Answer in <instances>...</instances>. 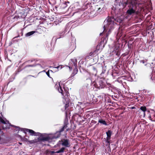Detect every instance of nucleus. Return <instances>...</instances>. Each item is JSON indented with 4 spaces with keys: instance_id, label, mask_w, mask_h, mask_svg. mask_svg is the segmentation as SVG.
<instances>
[{
    "instance_id": "nucleus-1",
    "label": "nucleus",
    "mask_w": 155,
    "mask_h": 155,
    "mask_svg": "<svg viewBox=\"0 0 155 155\" xmlns=\"http://www.w3.org/2000/svg\"><path fill=\"white\" fill-rule=\"evenodd\" d=\"M141 0H130L126 2L125 0H117L115 4L119 9H123L127 5H128L129 9L127 13L129 15L133 14H138L140 12L139 9V5L141 4Z\"/></svg>"
},
{
    "instance_id": "nucleus-2",
    "label": "nucleus",
    "mask_w": 155,
    "mask_h": 155,
    "mask_svg": "<svg viewBox=\"0 0 155 155\" xmlns=\"http://www.w3.org/2000/svg\"><path fill=\"white\" fill-rule=\"evenodd\" d=\"M0 122L4 124L3 126V129H9L10 126L13 127L15 128L16 131H19L21 129V131H23L25 133L27 132L29 133L31 136H37L39 135L40 134L39 133H36L34 130L27 128L20 129L19 127H17L13 125H11L9 121L7 120L6 119L4 118L2 113H0Z\"/></svg>"
},
{
    "instance_id": "nucleus-3",
    "label": "nucleus",
    "mask_w": 155,
    "mask_h": 155,
    "mask_svg": "<svg viewBox=\"0 0 155 155\" xmlns=\"http://www.w3.org/2000/svg\"><path fill=\"white\" fill-rule=\"evenodd\" d=\"M123 18H119V17H117L116 19H114L113 18L108 17L104 21V31L102 33L100 34V35H101L103 33H104L105 32L108 31V33H107L106 37L107 38L109 34H110V30L113 29L114 25L116 23L114 22V21H117V22L120 23L123 20Z\"/></svg>"
},
{
    "instance_id": "nucleus-4",
    "label": "nucleus",
    "mask_w": 155,
    "mask_h": 155,
    "mask_svg": "<svg viewBox=\"0 0 155 155\" xmlns=\"http://www.w3.org/2000/svg\"><path fill=\"white\" fill-rule=\"evenodd\" d=\"M67 124L64 123V125L60 130V131L57 132L54 134H49L41 136L40 138V140L42 141H46L48 142H51L54 141V140L59 137L61 135V132L64 130V129H66L68 131V129L67 128Z\"/></svg>"
},
{
    "instance_id": "nucleus-5",
    "label": "nucleus",
    "mask_w": 155,
    "mask_h": 155,
    "mask_svg": "<svg viewBox=\"0 0 155 155\" xmlns=\"http://www.w3.org/2000/svg\"><path fill=\"white\" fill-rule=\"evenodd\" d=\"M55 87L56 89H58L59 92L61 93L63 96V98L64 99L66 103L65 106V109H66V107L68 106L67 104H68L70 101L69 93L67 91L65 90L64 88H63V89H62V87L60 85L59 82L57 83L55 85Z\"/></svg>"
},
{
    "instance_id": "nucleus-6",
    "label": "nucleus",
    "mask_w": 155,
    "mask_h": 155,
    "mask_svg": "<svg viewBox=\"0 0 155 155\" xmlns=\"http://www.w3.org/2000/svg\"><path fill=\"white\" fill-rule=\"evenodd\" d=\"M77 61L76 59H71L70 60L69 64V66H67V67H68L70 71H71L72 68V67H74L73 72L71 75V77H72L74 76L78 72V69L77 68Z\"/></svg>"
},
{
    "instance_id": "nucleus-7",
    "label": "nucleus",
    "mask_w": 155,
    "mask_h": 155,
    "mask_svg": "<svg viewBox=\"0 0 155 155\" xmlns=\"http://www.w3.org/2000/svg\"><path fill=\"white\" fill-rule=\"evenodd\" d=\"M61 142V145L65 147H69L70 146V143L69 140L64 139L61 141H59L58 143Z\"/></svg>"
},
{
    "instance_id": "nucleus-8",
    "label": "nucleus",
    "mask_w": 155,
    "mask_h": 155,
    "mask_svg": "<svg viewBox=\"0 0 155 155\" xmlns=\"http://www.w3.org/2000/svg\"><path fill=\"white\" fill-rule=\"evenodd\" d=\"M96 84V87L99 89L103 88L104 86V83L102 81H99Z\"/></svg>"
},
{
    "instance_id": "nucleus-9",
    "label": "nucleus",
    "mask_w": 155,
    "mask_h": 155,
    "mask_svg": "<svg viewBox=\"0 0 155 155\" xmlns=\"http://www.w3.org/2000/svg\"><path fill=\"white\" fill-rule=\"evenodd\" d=\"M107 135V141L110 140V137L111 135V132L110 130H108L106 133Z\"/></svg>"
},
{
    "instance_id": "nucleus-10",
    "label": "nucleus",
    "mask_w": 155,
    "mask_h": 155,
    "mask_svg": "<svg viewBox=\"0 0 155 155\" xmlns=\"http://www.w3.org/2000/svg\"><path fill=\"white\" fill-rule=\"evenodd\" d=\"M140 109L143 112V115L145 116V112L147 110L146 107L145 106H142L140 107Z\"/></svg>"
},
{
    "instance_id": "nucleus-11",
    "label": "nucleus",
    "mask_w": 155,
    "mask_h": 155,
    "mask_svg": "<svg viewBox=\"0 0 155 155\" xmlns=\"http://www.w3.org/2000/svg\"><path fill=\"white\" fill-rule=\"evenodd\" d=\"M35 31H32L29 32L26 34L25 35V36L26 37H29L34 34L35 33Z\"/></svg>"
},
{
    "instance_id": "nucleus-12",
    "label": "nucleus",
    "mask_w": 155,
    "mask_h": 155,
    "mask_svg": "<svg viewBox=\"0 0 155 155\" xmlns=\"http://www.w3.org/2000/svg\"><path fill=\"white\" fill-rule=\"evenodd\" d=\"M119 47L117 46H115L114 48V52L115 51L116 53V55H117L119 52Z\"/></svg>"
},
{
    "instance_id": "nucleus-13",
    "label": "nucleus",
    "mask_w": 155,
    "mask_h": 155,
    "mask_svg": "<svg viewBox=\"0 0 155 155\" xmlns=\"http://www.w3.org/2000/svg\"><path fill=\"white\" fill-rule=\"evenodd\" d=\"M98 122L99 123H101L104 125H105L106 126L107 125V124L106 121L104 120H102V119H101L99 120Z\"/></svg>"
},
{
    "instance_id": "nucleus-14",
    "label": "nucleus",
    "mask_w": 155,
    "mask_h": 155,
    "mask_svg": "<svg viewBox=\"0 0 155 155\" xmlns=\"http://www.w3.org/2000/svg\"><path fill=\"white\" fill-rule=\"evenodd\" d=\"M65 149L64 147H62L59 150L55 152L56 153H61L64 152Z\"/></svg>"
},
{
    "instance_id": "nucleus-15",
    "label": "nucleus",
    "mask_w": 155,
    "mask_h": 155,
    "mask_svg": "<svg viewBox=\"0 0 155 155\" xmlns=\"http://www.w3.org/2000/svg\"><path fill=\"white\" fill-rule=\"evenodd\" d=\"M53 73V71L51 70H48V71L46 72V74L50 78H51V77L50 76V73Z\"/></svg>"
},
{
    "instance_id": "nucleus-16",
    "label": "nucleus",
    "mask_w": 155,
    "mask_h": 155,
    "mask_svg": "<svg viewBox=\"0 0 155 155\" xmlns=\"http://www.w3.org/2000/svg\"><path fill=\"white\" fill-rule=\"evenodd\" d=\"M147 60H141L140 61V62L141 63H142L143 64H145V65L146 66L147 65Z\"/></svg>"
},
{
    "instance_id": "nucleus-17",
    "label": "nucleus",
    "mask_w": 155,
    "mask_h": 155,
    "mask_svg": "<svg viewBox=\"0 0 155 155\" xmlns=\"http://www.w3.org/2000/svg\"><path fill=\"white\" fill-rule=\"evenodd\" d=\"M78 104H79L80 105H81V106H80V107L81 108V112H82V110L83 111V110H82V109L84 107V106H82V105H83V104H82V102H78Z\"/></svg>"
},
{
    "instance_id": "nucleus-18",
    "label": "nucleus",
    "mask_w": 155,
    "mask_h": 155,
    "mask_svg": "<svg viewBox=\"0 0 155 155\" xmlns=\"http://www.w3.org/2000/svg\"><path fill=\"white\" fill-rule=\"evenodd\" d=\"M28 142L31 144L35 143H36V141L35 140H32L29 141Z\"/></svg>"
},
{
    "instance_id": "nucleus-19",
    "label": "nucleus",
    "mask_w": 155,
    "mask_h": 155,
    "mask_svg": "<svg viewBox=\"0 0 155 155\" xmlns=\"http://www.w3.org/2000/svg\"><path fill=\"white\" fill-rule=\"evenodd\" d=\"M19 17H20L19 15H16L14 17V19H15L17 20L18 18H19Z\"/></svg>"
},
{
    "instance_id": "nucleus-20",
    "label": "nucleus",
    "mask_w": 155,
    "mask_h": 155,
    "mask_svg": "<svg viewBox=\"0 0 155 155\" xmlns=\"http://www.w3.org/2000/svg\"><path fill=\"white\" fill-rule=\"evenodd\" d=\"M54 68H57L58 69L59 68L60 69H61L62 68V66L61 65H59V66H57V67H55Z\"/></svg>"
},
{
    "instance_id": "nucleus-21",
    "label": "nucleus",
    "mask_w": 155,
    "mask_h": 155,
    "mask_svg": "<svg viewBox=\"0 0 155 155\" xmlns=\"http://www.w3.org/2000/svg\"><path fill=\"white\" fill-rule=\"evenodd\" d=\"M122 35L120 34V31H119L117 34V36L119 37H120L122 36Z\"/></svg>"
},
{
    "instance_id": "nucleus-22",
    "label": "nucleus",
    "mask_w": 155,
    "mask_h": 155,
    "mask_svg": "<svg viewBox=\"0 0 155 155\" xmlns=\"http://www.w3.org/2000/svg\"><path fill=\"white\" fill-rule=\"evenodd\" d=\"M101 9H102V8H101L100 7V8H98V10H97L98 12H100V10H101Z\"/></svg>"
},
{
    "instance_id": "nucleus-23",
    "label": "nucleus",
    "mask_w": 155,
    "mask_h": 155,
    "mask_svg": "<svg viewBox=\"0 0 155 155\" xmlns=\"http://www.w3.org/2000/svg\"><path fill=\"white\" fill-rule=\"evenodd\" d=\"M34 66L33 65H29L28 66H29V67H32V66Z\"/></svg>"
},
{
    "instance_id": "nucleus-24",
    "label": "nucleus",
    "mask_w": 155,
    "mask_h": 155,
    "mask_svg": "<svg viewBox=\"0 0 155 155\" xmlns=\"http://www.w3.org/2000/svg\"><path fill=\"white\" fill-rule=\"evenodd\" d=\"M2 133V130H1V129H0V133L1 134Z\"/></svg>"
},
{
    "instance_id": "nucleus-25",
    "label": "nucleus",
    "mask_w": 155,
    "mask_h": 155,
    "mask_svg": "<svg viewBox=\"0 0 155 155\" xmlns=\"http://www.w3.org/2000/svg\"><path fill=\"white\" fill-rule=\"evenodd\" d=\"M79 107V104H78L77 107V108H78Z\"/></svg>"
},
{
    "instance_id": "nucleus-26",
    "label": "nucleus",
    "mask_w": 155,
    "mask_h": 155,
    "mask_svg": "<svg viewBox=\"0 0 155 155\" xmlns=\"http://www.w3.org/2000/svg\"><path fill=\"white\" fill-rule=\"evenodd\" d=\"M51 153H55V152H54V151H52V152H51Z\"/></svg>"
},
{
    "instance_id": "nucleus-27",
    "label": "nucleus",
    "mask_w": 155,
    "mask_h": 155,
    "mask_svg": "<svg viewBox=\"0 0 155 155\" xmlns=\"http://www.w3.org/2000/svg\"><path fill=\"white\" fill-rule=\"evenodd\" d=\"M135 108V107H132L131 108L132 109H134V108Z\"/></svg>"
},
{
    "instance_id": "nucleus-28",
    "label": "nucleus",
    "mask_w": 155,
    "mask_h": 155,
    "mask_svg": "<svg viewBox=\"0 0 155 155\" xmlns=\"http://www.w3.org/2000/svg\"><path fill=\"white\" fill-rule=\"evenodd\" d=\"M19 144H20V145H21L22 144V143H19Z\"/></svg>"
}]
</instances>
